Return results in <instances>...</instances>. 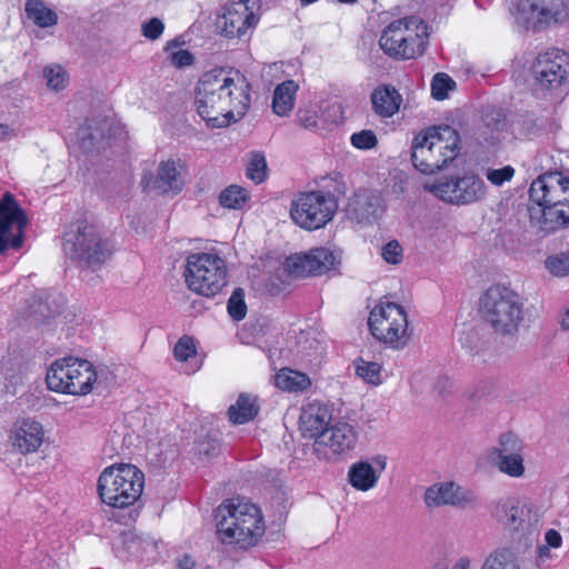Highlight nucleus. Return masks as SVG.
I'll return each mask as SVG.
<instances>
[{
	"mask_svg": "<svg viewBox=\"0 0 569 569\" xmlns=\"http://www.w3.org/2000/svg\"><path fill=\"white\" fill-rule=\"evenodd\" d=\"M247 87L238 71L213 69L203 73L194 89L199 116L211 128H224L238 121L250 104Z\"/></svg>",
	"mask_w": 569,
	"mask_h": 569,
	"instance_id": "1",
	"label": "nucleus"
},
{
	"mask_svg": "<svg viewBox=\"0 0 569 569\" xmlns=\"http://www.w3.org/2000/svg\"><path fill=\"white\" fill-rule=\"evenodd\" d=\"M216 520L220 540L240 549L254 546L264 533L259 508L244 498L238 497L221 503L216 510Z\"/></svg>",
	"mask_w": 569,
	"mask_h": 569,
	"instance_id": "2",
	"label": "nucleus"
},
{
	"mask_svg": "<svg viewBox=\"0 0 569 569\" xmlns=\"http://www.w3.org/2000/svg\"><path fill=\"white\" fill-rule=\"evenodd\" d=\"M460 137L450 126L428 128L415 136L411 161L423 174H433L452 162L460 152Z\"/></svg>",
	"mask_w": 569,
	"mask_h": 569,
	"instance_id": "3",
	"label": "nucleus"
},
{
	"mask_svg": "<svg viewBox=\"0 0 569 569\" xmlns=\"http://www.w3.org/2000/svg\"><path fill=\"white\" fill-rule=\"evenodd\" d=\"M485 321L497 335L515 336L523 319V305L519 295L505 286L490 287L480 300Z\"/></svg>",
	"mask_w": 569,
	"mask_h": 569,
	"instance_id": "4",
	"label": "nucleus"
},
{
	"mask_svg": "<svg viewBox=\"0 0 569 569\" xmlns=\"http://www.w3.org/2000/svg\"><path fill=\"white\" fill-rule=\"evenodd\" d=\"M143 486V473L130 463L112 465L98 479V492L102 502L113 508L132 506L140 498Z\"/></svg>",
	"mask_w": 569,
	"mask_h": 569,
	"instance_id": "5",
	"label": "nucleus"
},
{
	"mask_svg": "<svg viewBox=\"0 0 569 569\" xmlns=\"http://www.w3.org/2000/svg\"><path fill=\"white\" fill-rule=\"evenodd\" d=\"M47 385L56 392L84 396L92 391L93 383H100L93 365L86 360L66 357L56 360L48 373Z\"/></svg>",
	"mask_w": 569,
	"mask_h": 569,
	"instance_id": "6",
	"label": "nucleus"
},
{
	"mask_svg": "<svg viewBox=\"0 0 569 569\" xmlns=\"http://www.w3.org/2000/svg\"><path fill=\"white\" fill-rule=\"evenodd\" d=\"M184 278L188 288L201 296L213 297L227 284V266L214 253H192L187 258Z\"/></svg>",
	"mask_w": 569,
	"mask_h": 569,
	"instance_id": "7",
	"label": "nucleus"
},
{
	"mask_svg": "<svg viewBox=\"0 0 569 569\" xmlns=\"http://www.w3.org/2000/svg\"><path fill=\"white\" fill-rule=\"evenodd\" d=\"M371 335L393 349L405 348L410 340L408 318L403 308L396 302H381L368 318Z\"/></svg>",
	"mask_w": 569,
	"mask_h": 569,
	"instance_id": "8",
	"label": "nucleus"
},
{
	"mask_svg": "<svg viewBox=\"0 0 569 569\" xmlns=\"http://www.w3.org/2000/svg\"><path fill=\"white\" fill-rule=\"evenodd\" d=\"M63 249L81 267L92 270L101 267L111 256L107 241L93 226L87 223H80L76 231L64 234Z\"/></svg>",
	"mask_w": 569,
	"mask_h": 569,
	"instance_id": "9",
	"label": "nucleus"
},
{
	"mask_svg": "<svg viewBox=\"0 0 569 569\" xmlns=\"http://www.w3.org/2000/svg\"><path fill=\"white\" fill-rule=\"evenodd\" d=\"M338 203L329 191L300 192L291 202L290 216L296 224L306 230L323 228L332 220Z\"/></svg>",
	"mask_w": 569,
	"mask_h": 569,
	"instance_id": "10",
	"label": "nucleus"
},
{
	"mask_svg": "<svg viewBox=\"0 0 569 569\" xmlns=\"http://www.w3.org/2000/svg\"><path fill=\"white\" fill-rule=\"evenodd\" d=\"M419 29L425 31L426 26L413 17L393 21L383 30L379 46L390 57L411 59L416 53L415 48L422 43Z\"/></svg>",
	"mask_w": 569,
	"mask_h": 569,
	"instance_id": "11",
	"label": "nucleus"
},
{
	"mask_svg": "<svg viewBox=\"0 0 569 569\" xmlns=\"http://www.w3.org/2000/svg\"><path fill=\"white\" fill-rule=\"evenodd\" d=\"M426 189L436 197L451 204H470L482 200L487 193V187L483 180L475 173H465L462 177L451 179H441Z\"/></svg>",
	"mask_w": 569,
	"mask_h": 569,
	"instance_id": "12",
	"label": "nucleus"
},
{
	"mask_svg": "<svg viewBox=\"0 0 569 569\" xmlns=\"http://www.w3.org/2000/svg\"><path fill=\"white\" fill-rule=\"evenodd\" d=\"M536 84L546 90H569V54L559 49L539 53L532 64Z\"/></svg>",
	"mask_w": 569,
	"mask_h": 569,
	"instance_id": "13",
	"label": "nucleus"
},
{
	"mask_svg": "<svg viewBox=\"0 0 569 569\" xmlns=\"http://www.w3.org/2000/svg\"><path fill=\"white\" fill-rule=\"evenodd\" d=\"M258 0H231L223 7V13L217 19L221 34L242 39L251 34L259 17L254 12Z\"/></svg>",
	"mask_w": 569,
	"mask_h": 569,
	"instance_id": "14",
	"label": "nucleus"
},
{
	"mask_svg": "<svg viewBox=\"0 0 569 569\" xmlns=\"http://www.w3.org/2000/svg\"><path fill=\"white\" fill-rule=\"evenodd\" d=\"M27 224L28 218L14 197L4 193L0 201V253L9 247H21Z\"/></svg>",
	"mask_w": 569,
	"mask_h": 569,
	"instance_id": "15",
	"label": "nucleus"
},
{
	"mask_svg": "<svg viewBox=\"0 0 569 569\" xmlns=\"http://www.w3.org/2000/svg\"><path fill=\"white\" fill-rule=\"evenodd\" d=\"M518 13L535 31L562 23L568 18L563 0H521Z\"/></svg>",
	"mask_w": 569,
	"mask_h": 569,
	"instance_id": "16",
	"label": "nucleus"
},
{
	"mask_svg": "<svg viewBox=\"0 0 569 569\" xmlns=\"http://www.w3.org/2000/svg\"><path fill=\"white\" fill-rule=\"evenodd\" d=\"M495 517L512 531H522L529 537H538L539 515L531 505L520 502L515 498L501 499L495 511Z\"/></svg>",
	"mask_w": 569,
	"mask_h": 569,
	"instance_id": "17",
	"label": "nucleus"
},
{
	"mask_svg": "<svg viewBox=\"0 0 569 569\" xmlns=\"http://www.w3.org/2000/svg\"><path fill=\"white\" fill-rule=\"evenodd\" d=\"M487 459L500 472L509 477L519 478L525 473L522 445L512 433L501 435L498 446L488 450Z\"/></svg>",
	"mask_w": 569,
	"mask_h": 569,
	"instance_id": "18",
	"label": "nucleus"
},
{
	"mask_svg": "<svg viewBox=\"0 0 569 569\" xmlns=\"http://www.w3.org/2000/svg\"><path fill=\"white\" fill-rule=\"evenodd\" d=\"M357 441L358 432L355 427L348 422L339 421L330 425L322 433L318 443L313 445V451L319 459H331L335 456L353 450Z\"/></svg>",
	"mask_w": 569,
	"mask_h": 569,
	"instance_id": "19",
	"label": "nucleus"
},
{
	"mask_svg": "<svg viewBox=\"0 0 569 569\" xmlns=\"http://www.w3.org/2000/svg\"><path fill=\"white\" fill-rule=\"evenodd\" d=\"M530 200L537 204L569 206V177L559 171L547 172L532 181Z\"/></svg>",
	"mask_w": 569,
	"mask_h": 569,
	"instance_id": "20",
	"label": "nucleus"
},
{
	"mask_svg": "<svg viewBox=\"0 0 569 569\" xmlns=\"http://www.w3.org/2000/svg\"><path fill=\"white\" fill-rule=\"evenodd\" d=\"M337 260L327 248H315L308 253L293 254L286 259V270L293 277L320 276L331 270Z\"/></svg>",
	"mask_w": 569,
	"mask_h": 569,
	"instance_id": "21",
	"label": "nucleus"
},
{
	"mask_svg": "<svg viewBox=\"0 0 569 569\" xmlns=\"http://www.w3.org/2000/svg\"><path fill=\"white\" fill-rule=\"evenodd\" d=\"M423 500L429 508L451 506L466 509L476 505L477 496L453 481H445L433 483L427 488Z\"/></svg>",
	"mask_w": 569,
	"mask_h": 569,
	"instance_id": "22",
	"label": "nucleus"
},
{
	"mask_svg": "<svg viewBox=\"0 0 569 569\" xmlns=\"http://www.w3.org/2000/svg\"><path fill=\"white\" fill-rule=\"evenodd\" d=\"M385 206L379 193L360 190L349 200L346 212L349 219L358 223H372L383 213Z\"/></svg>",
	"mask_w": 569,
	"mask_h": 569,
	"instance_id": "23",
	"label": "nucleus"
},
{
	"mask_svg": "<svg viewBox=\"0 0 569 569\" xmlns=\"http://www.w3.org/2000/svg\"><path fill=\"white\" fill-rule=\"evenodd\" d=\"M332 410L321 402H310L305 406L299 417L300 431L303 438L313 439L318 443L322 433L329 428Z\"/></svg>",
	"mask_w": 569,
	"mask_h": 569,
	"instance_id": "24",
	"label": "nucleus"
},
{
	"mask_svg": "<svg viewBox=\"0 0 569 569\" xmlns=\"http://www.w3.org/2000/svg\"><path fill=\"white\" fill-rule=\"evenodd\" d=\"M386 466L387 457L382 455L375 456L371 463L362 460L357 461L349 468V483L359 491H368L376 487Z\"/></svg>",
	"mask_w": 569,
	"mask_h": 569,
	"instance_id": "25",
	"label": "nucleus"
},
{
	"mask_svg": "<svg viewBox=\"0 0 569 569\" xmlns=\"http://www.w3.org/2000/svg\"><path fill=\"white\" fill-rule=\"evenodd\" d=\"M141 184L146 191L167 193L169 191H181L183 182L176 161L168 160L159 164L156 176L152 173L144 174Z\"/></svg>",
	"mask_w": 569,
	"mask_h": 569,
	"instance_id": "26",
	"label": "nucleus"
},
{
	"mask_svg": "<svg viewBox=\"0 0 569 569\" xmlns=\"http://www.w3.org/2000/svg\"><path fill=\"white\" fill-rule=\"evenodd\" d=\"M43 428L40 422L30 418H23L14 423L11 440L20 452L29 453L38 450L43 441Z\"/></svg>",
	"mask_w": 569,
	"mask_h": 569,
	"instance_id": "27",
	"label": "nucleus"
},
{
	"mask_svg": "<svg viewBox=\"0 0 569 569\" xmlns=\"http://www.w3.org/2000/svg\"><path fill=\"white\" fill-rule=\"evenodd\" d=\"M541 208L539 219V231L541 236L555 232L569 226V206L562 204H538Z\"/></svg>",
	"mask_w": 569,
	"mask_h": 569,
	"instance_id": "28",
	"label": "nucleus"
},
{
	"mask_svg": "<svg viewBox=\"0 0 569 569\" xmlns=\"http://www.w3.org/2000/svg\"><path fill=\"white\" fill-rule=\"evenodd\" d=\"M62 310V301L52 295L40 291L30 306L29 317L36 323H44L48 319L59 315Z\"/></svg>",
	"mask_w": 569,
	"mask_h": 569,
	"instance_id": "29",
	"label": "nucleus"
},
{
	"mask_svg": "<svg viewBox=\"0 0 569 569\" xmlns=\"http://www.w3.org/2000/svg\"><path fill=\"white\" fill-rule=\"evenodd\" d=\"M401 101V96L392 87L377 88L371 93L372 108L383 118L392 117L399 110Z\"/></svg>",
	"mask_w": 569,
	"mask_h": 569,
	"instance_id": "30",
	"label": "nucleus"
},
{
	"mask_svg": "<svg viewBox=\"0 0 569 569\" xmlns=\"http://www.w3.org/2000/svg\"><path fill=\"white\" fill-rule=\"evenodd\" d=\"M107 128H109V123L106 119L100 121L96 119L88 120L78 131L80 148L84 152H91L98 149V146L106 138L104 131Z\"/></svg>",
	"mask_w": 569,
	"mask_h": 569,
	"instance_id": "31",
	"label": "nucleus"
},
{
	"mask_svg": "<svg viewBox=\"0 0 569 569\" xmlns=\"http://www.w3.org/2000/svg\"><path fill=\"white\" fill-rule=\"evenodd\" d=\"M259 412L257 399L252 396L241 393L236 403L228 409L229 420L236 425H242L254 419Z\"/></svg>",
	"mask_w": 569,
	"mask_h": 569,
	"instance_id": "32",
	"label": "nucleus"
},
{
	"mask_svg": "<svg viewBox=\"0 0 569 569\" xmlns=\"http://www.w3.org/2000/svg\"><path fill=\"white\" fill-rule=\"evenodd\" d=\"M298 84L293 80H287L278 84L273 92L272 109L278 116L289 114L295 104V96Z\"/></svg>",
	"mask_w": 569,
	"mask_h": 569,
	"instance_id": "33",
	"label": "nucleus"
},
{
	"mask_svg": "<svg viewBox=\"0 0 569 569\" xmlns=\"http://www.w3.org/2000/svg\"><path fill=\"white\" fill-rule=\"evenodd\" d=\"M24 10L27 17L40 28L52 27L58 22L56 11L42 0H28Z\"/></svg>",
	"mask_w": 569,
	"mask_h": 569,
	"instance_id": "34",
	"label": "nucleus"
},
{
	"mask_svg": "<svg viewBox=\"0 0 569 569\" xmlns=\"http://www.w3.org/2000/svg\"><path fill=\"white\" fill-rule=\"evenodd\" d=\"M121 546L129 556L150 560L149 553L156 551L157 545L149 539L138 536L136 532L128 531L121 536Z\"/></svg>",
	"mask_w": 569,
	"mask_h": 569,
	"instance_id": "35",
	"label": "nucleus"
},
{
	"mask_svg": "<svg viewBox=\"0 0 569 569\" xmlns=\"http://www.w3.org/2000/svg\"><path fill=\"white\" fill-rule=\"evenodd\" d=\"M274 385L281 390L297 392L308 389L311 386V380L300 371L284 368L276 375Z\"/></svg>",
	"mask_w": 569,
	"mask_h": 569,
	"instance_id": "36",
	"label": "nucleus"
},
{
	"mask_svg": "<svg viewBox=\"0 0 569 569\" xmlns=\"http://www.w3.org/2000/svg\"><path fill=\"white\" fill-rule=\"evenodd\" d=\"M482 569H519V565L510 549H500L487 558Z\"/></svg>",
	"mask_w": 569,
	"mask_h": 569,
	"instance_id": "37",
	"label": "nucleus"
},
{
	"mask_svg": "<svg viewBox=\"0 0 569 569\" xmlns=\"http://www.w3.org/2000/svg\"><path fill=\"white\" fill-rule=\"evenodd\" d=\"M545 268L555 277L569 276V250L550 254L545 260Z\"/></svg>",
	"mask_w": 569,
	"mask_h": 569,
	"instance_id": "38",
	"label": "nucleus"
},
{
	"mask_svg": "<svg viewBox=\"0 0 569 569\" xmlns=\"http://www.w3.org/2000/svg\"><path fill=\"white\" fill-rule=\"evenodd\" d=\"M247 200V190L239 186L228 187L219 197L220 204L230 209H241Z\"/></svg>",
	"mask_w": 569,
	"mask_h": 569,
	"instance_id": "39",
	"label": "nucleus"
},
{
	"mask_svg": "<svg viewBox=\"0 0 569 569\" xmlns=\"http://www.w3.org/2000/svg\"><path fill=\"white\" fill-rule=\"evenodd\" d=\"M356 372L360 378H362L368 383L375 386L381 383V366L377 362L365 361L362 358H359L356 361Z\"/></svg>",
	"mask_w": 569,
	"mask_h": 569,
	"instance_id": "40",
	"label": "nucleus"
},
{
	"mask_svg": "<svg viewBox=\"0 0 569 569\" xmlns=\"http://www.w3.org/2000/svg\"><path fill=\"white\" fill-rule=\"evenodd\" d=\"M267 176V161L261 152H254L251 154V158L247 166V177L254 181L256 183H260L266 179Z\"/></svg>",
	"mask_w": 569,
	"mask_h": 569,
	"instance_id": "41",
	"label": "nucleus"
},
{
	"mask_svg": "<svg viewBox=\"0 0 569 569\" xmlns=\"http://www.w3.org/2000/svg\"><path fill=\"white\" fill-rule=\"evenodd\" d=\"M456 89V82L447 74L439 72L433 76L431 81V96L436 100H443L448 92Z\"/></svg>",
	"mask_w": 569,
	"mask_h": 569,
	"instance_id": "42",
	"label": "nucleus"
},
{
	"mask_svg": "<svg viewBox=\"0 0 569 569\" xmlns=\"http://www.w3.org/2000/svg\"><path fill=\"white\" fill-rule=\"evenodd\" d=\"M228 313L236 320H242L247 315V305L244 301V291L242 288H236L228 300Z\"/></svg>",
	"mask_w": 569,
	"mask_h": 569,
	"instance_id": "43",
	"label": "nucleus"
},
{
	"mask_svg": "<svg viewBox=\"0 0 569 569\" xmlns=\"http://www.w3.org/2000/svg\"><path fill=\"white\" fill-rule=\"evenodd\" d=\"M485 176L491 184L501 187L505 182L513 178L515 169L511 166H505L500 169L488 168Z\"/></svg>",
	"mask_w": 569,
	"mask_h": 569,
	"instance_id": "44",
	"label": "nucleus"
},
{
	"mask_svg": "<svg viewBox=\"0 0 569 569\" xmlns=\"http://www.w3.org/2000/svg\"><path fill=\"white\" fill-rule=\"evenodd\" d=\"M196 345L191 337H181L173 348L174 358L179 361H187L196 356Z\"/></svg>",
	"mask_w": 569,
	"mask_h": 569,
	"instance_id": "45",
	"label": "nucleus"
},
{
	"mask_svg": "<svg viewBox=\"0 0 569 569\" xmlns=\"http://www.w3.org/2000/svg\"><path fill=\"white\" fill-rule=\"evenodd\" d=\"M44 78L48 87L53 90H60L67 84L66 71L60 66L46 68Z\"/></svg>",
	"mask_w": 569,
	"mask_h": 569,
	"instance_id": "46",
	"label": "nucleus"
},
{
	"mask_svg": "<svg viewBox=\"0 0 569 569\" xmlns=\"http://www.w3.org/2000/svg\"><path fill=\"white\" fill-rule=\"evenodd\" d=\"M351 144L361 150L372 149L377 146L378 140L372 130H361L359 132H355L350 137Z\"/></svg>",
	"mask_w": 569,
	"mask_h": 569,
	"instance_id": "47",
	"label": "nucleus"
},
{
	"mask_svg": "<svg viewBox=\"0 0 569 569\" xmlns=\"http://www.w3.org/2000/svg\"><path fill=\"white\" fill-rule=\"evenodd\" d=\"M381 257L388 263L398 264L403 258L402 247L397 240H391L381 248Z\"/></svg>",
	"mask_w": 569,
	"mask_h": 569,
	"instance_id": "48",
	"label": "nucleus"
},
{
	"mask_svg": "<svg viewBox=\"0 0 569 569\" xmlns=\"http://www.w3.org/2000/svg\"><path fill=\"white\" fill-rule=\"evenodd\" d=\"M164 30L163 22L158 18H152L142 24V34L149 40H157Z\"/></svg>",
	"mask_w": 569,
	"mask_h": 569,
	"instance_id": "49",
	"label": "nucleus"
},
{
	"mask_svg": "<svg viewBox=\"0 0 569 569\" xmlns=\"http://www.w3.org/2000/svg\"><path fill=\"white\" fill-rule=\"evenodd\" d=\"M173 66L181 68L190 66L193 62V57L188 50H178L170 56Z\"/></svg>",
	"mask_w": 569,
	"mask_h": 569,
	"instance_id": "50",
	"label": "nucleus"
},
{
	"mask_svg": "<svg viewBox=\"0 0 569 569\" xmlns=\"http://www.w3.org/2000/svg\"><path fill=\"white\" fill-rule=\"evenodd\" d=\"M298 121L306 129H313L318 126V118L313 112H298Z\"/></svg>",
	"mask_w": 569,
	"mask_h": 569,
	"instance_id": "51",
	"label": "nucleus"
},
{
	"mask_svg": "<svg viewBox=\"0 0 569 569\" xmlns=\"http://www.w3.org/2000/svg\"><path fill=\"white\" fill-rule=\"evenodd\" d=\"M545 540L547 546L552 548H559L561 546V536L560 533L555 529H549L545 535Z\"/></svg>",
	"mask_w": 569,
	"mask_h": 569,
	"instance_id": "52",
	"label": "nucleus"
},
{
	"mask_svg": "<svg viewBox=\"0 0 569 569\" xmlns=\"http://www.w3.org/2000/svg\"><path fill=\"white\" fill-rule=\"evenodd\" d=\"M178 569H194L196 561L190 555H181L176 559Z\"/></svg>",
	"mask_w": 569,
	"mask_h": 569,
	"instance_id": "53",
	"label": "nucleus"
},
{
	"mask_svg": "<svg viewBox=\"0 0 569 569\" xmlns=\"http://www.w3.org/2000/svg\"><path fill=\"white\" fill-rule=\"evenodd\" d=\"M16 137V132L6 123L0 122V140L11 139Z\"/></svg>",
	"mask_w": 569,
	"mask_h": 569,
	"instance_id": "54",
	"label": "nucleus"
},
{
	"mask_svg": "<svg viewBox=\"0 0 569 569\" xmlns=\"http://www.w3.org/2000/svg\"><path fill=\"white\" fill-rule=\"evenodd\" d=\"M549 546L547 545H542V546H538L537 547V558L540 560V561H545L547 559L550 558V550H549Z\"/></svg>",
	"mask_w": 569,
	"mask_h": 569,
	"instance_id": "55",
	"label": "nucleus"
},
{
	"mask_svg": "<svg viewBox=\"0 0 569 569\" xmlns=\"http://www.w3.org/2000/svg\"><path fill=\"white\" fill-rule=\"evenodd\" d=\"M470 561L468 558H460L456 561L452 569H469Z\"/></svg>",
	"mask_w": 569,
	"mask_h": 569,
	"instance_id": "56",
	"label": "nucleus"
},
{
	"mask_svg": "<svg viewBox=\"0 0 569 569\" xmlns=\"http://www.w3.org/2000/svg\"><path fill=\"white\" fill-rule=\"evenodd\" d=\"M561 327L566 330L569 329V308L566 310V312L562 315L560 320Z\"/></svg>",
	"mask_w": 569,
	"mask_h": 569,
	"instance_id": "57",
	"label": "nucleus"
},
{
	"mask_svg": "<svg viewBox=\"0 0 569 569\" xmlns=\"http://www.w3.org/2000/svg\"><path fill=\"white\" fill-rule=\"evenodd\" d=\"M358 0H338V2L340 3H347V4H353L356 3Z\"/></svg>",
	"mask_w": 569,
	"mask_h": 569,
	"instance_id": "58",
	"label": "nucleus"
},
{
	"mask_svg": "<svg viewBox=\"0 0 569 569\" xmlns=\"http://www.w3.org/2000/svg\"><path fill=\"white\" fill-rule=\"evenodd\" d=\"M431 569H447V568L442 565H436Z\"/></svg>",
	"mask_w": 569,
	"mask_h": 569,
	"instance_id": "59",
	"label": "nucleus"
},
{
	"mask_svg": "<svg viewBox=\"0 0 569 569\" xmlns=\"http://www.w3.org/2000/svg\"><path fill=\"white\" fill-rule=\"evenodd\" d=\"M116 551L118 552V556H119L120 558H123V556H121V555H120L119 547H117V548H116Z\"/></svg>",
	"mask_w": 569,
	"mask_h": 569,
	"instance_id": "60",
	"label": "nucleus"
}]
</instances>
